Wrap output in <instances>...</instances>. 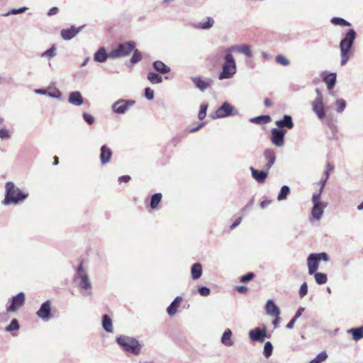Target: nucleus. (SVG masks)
<instances>
[{"mask_svg":"<svg viewBox=\"0 0 363 363\" xmlns=\"http://www.w3.org/2000/svg\"><path fill=\"white\" fill-rule=\"evenodd\" d=\"M130 177L129 175H123L118 177V181L119 183H127L130 180Z\"/></svg>","mask_w":363,"mask_h":363,"instance_id":"69168bd1","label":"nucleus"},{"mask_svg":"<svg viewBox=\"0 0 363 363\" xmlns=\"http://www.w3.org/2000/svg\"><path fill=\"white\" fill-rule=\"evenodd\" d=\"M315 255H316V257L319 262L320 261L328 262L329 260V257L327 253L325 252H320V253H313Z\"/></svg>","mask_w":363,"mask_h":363,"instance_id":"13d9d810","label":"nucleus"},{"mask_svg":"<svg viewBox=\"0 0 363 363\" xmlns=\"http://www.w3.org/2000/svg\"><path fill=\"white\" fill-rule=\"evenodd\" d=\"M38 317L43 320H48L51 316V302L48 300L43 302L36 312Z\"/></svg>","mask_w":363,"mask_h":363,"instance_id":"4468645a","label":"nucleus"},{"mask_svg":"<svg viewBox=\"0 0 363 363\" xmlns=\"http://www.w3.org/2000/svg\"><path fill=\"white\" fill-rule=\"evenodd\" d=\"M331 23L334 25L340 26H350L351 23L345 20L340 17H333L331 19Z\"/></svg>","mask_w":363,"mask_h":363,"instance_id":"ea45409f","label":"nucleus"},{"mask_svg":"<svg viewBox=\"0 0 363 363\" xmlns=\"http://www.w3.org/2000/svg\"><path fill=\"white\" fill-rule=\"evenodd\" d=\"M191 80L195 86L201 91H205L213 84V79L210 78L203 79L201 77H192Z\"/></svg>","mask_w":363,"mask_h":363,"instance_id":"ddd939ff","label":"nucleus"},{"mask_svg":"<svg viewBox=\"0 0 363 363\" xmlns=\"http://www.w3.org/2000/svg\"><path fill=\"white\" fill-rule=\"evenodd\" d=\"M198 292L202 296H207L210 294L211 290L208 287L202 286L199 287Z\"/></svg>","mask_w":363,"mask_h":363,"instance_id":"5fc2aeb1","label":"nucleus"},{"mask_svg":"<svg viewBox=\"0 0 363 363\" xmlns=\"http://www.w3.org/2000/svg\"><path fill=\"white\" fill-rule=\"evenodd\" d=\"M135 101L130 99H118L112 106V111L117 114H125L128 110L135 105Z\"/></svg>","mask_w":363,"mask_h":363,"instance_id":"423d86ee","label":"nucleus"},{"mask_svg":"<svg viewBox=\"0 0 363 363\" xmlns=\"http://www.w3.org/2000/svg\"><path fill=\"white\" fill-rule=\"evenodd\" d=\"M233 335V333L230 329L227 328L224 333H223L220 342L223 345L227 347H231L233 345V341L232 340L231 337Z\"/></svg>","mask_w":363,"mask_h":363,"instance_id":"bb28decb","label":"nucleus"},{"mask_svg":"<svg viewBox=\"0 0 363 363\" xmlns=\"http://www.w3.org/2000/svg\"><path fill=\"white\" fill-rule=\"evenodd\" d=\"M82 117L89 125H92L95 121L94 116L86 112L82 113Z\"/></svg>","mask_w":363,"mask_h":363,"instance_id":"3c124183","label":"nucleus"},{"mask_svg":"<svg viewBox=\"0 0 363 363\" xmlns=\"http://www.w3.org/2000/svg\"><path fill=\"white\" fill-rule=\"evenodd\" d=\"M276 62L284 66H288L290 64L289 60L282 55H278L276 57Z\"/></svg>","mask_w":363,"mask_h":363,"instance_id":"09e8293b","label":"nucleus"},{"mask_svg":"<svg viewBox=\"0 0 363 363\" xmlns=\"http://www.w3.org/2000/svg\"><path fill=\"white\" fill-rule=\"evenodd\" d=\"M49 96L60 99L61 98V92L57 89L54 92H48Z\"/></svg>","mask_w":363,"mask_h":363,"instance_id":"0e129e2a","label":"nucleus"},{"mask_svg":"<svg viewBox=\"0 0 363 363\" xmlns=\"http://www.w3.org/2000/svg\"><path fill=\"white\" fill-rule=\"evenodd\" d=\"M74 281L80 290L81 294L84 297L92 296V286L87 273L85 272L82 263L77 269L74 276Z\"/></svg>","mask_w":363,"mask_h":363,"instance_id":"f03ea898","label":"nucleus"},{"mask_svg":"<svg viewBox=\"0 0 363 363\" xmlns=\"http://www.w3.org/2000/svg\"><path fill=\"white\" fill-rule=\"evenodd\" d=\"M208 108L207 104H202L200 106V110L198 114V118L199 120H203L206 116V111Z\"/></svg>","mask_w":363,"mask_h":363,"instance_id":"de8ad7c7","label":"nucleus"},{"mask_svg":"<svg viewBox=\"0 0 363 363\" xmlns=\"http://www.w3.org/2000/svg\"><path fill=\"white\" fill-rule=\"evenodd\" d=\"M102 327L107 333H113V323L111 318L108 315L102 316Z\"/></svg>","mask_w":363,"mask_h":363,"instance_id":"2f4dec72","label":"nucleus"},{"mask_svg":"<svg viewBox=\"0 0 363 363\" xmlns=\"http://www.w3.org/2000/svg\"><path fill=\"white\" fill-rule=\"evenodd\" d=\"M315 280L318 284H324L328 281V277L325 273L323 272H315L314 274Z\"/></svg>","mask_w":363,"mask_h":363,"instance_id":"4c0bfd02","label":"nucleus"},{"mask_svg":"<svg viewBox=\"0 0 363 363\" xmlns=\"http://www.w3.org/2000/svg\"><path fill=\"white\" fill-rule=\"evenodd\" d=\"M250 170L252 172V177L259 183H264L268 175V171L264 168L262 170H258L255 169L253 167H250Z\"/></svg>","mask_w":363,"mask_h":363,"instance_id":"6ab92c4d","label":"nucleus"},{"mask_svg":"<svg viewBox=\"0 0 363 363\" xmlns=\"http://www.w3.org/2000/svg\"><path fill=\"white\" fill-rule=\"evenodd\" d=\"M356 37L357 33L354 29L347 30L340 43V49L350 51Z\"/></svg>","mask_w":363,"mask_h":363,"instance_id":"6e6552de","label":"nucleus"},{"mask_svg":"<svg viewBox=\"0 0 363 363\" xmlns=\"http://www.w3.org/2000/svg\"><path fill=\"white\" fill-rule=\"evenodd\" d=\"M322 192H323V191L319 190L318 192H315V193H314L313 194V196H312V203H313V204L323 203V202L320 201Z\"/></svg>","mask_w":363,"mask_h":363,"instance_id":"864d4df0","label":"nucleus"},{"mask_svg":"<svg viewBox=\"0 0 363 363\" xmlns=\"http://www.w3.org/2000/svg\"><path fill=\"white\" fill-rule=\"evenodd\" d=\"M28 9L27 7H21L20 9H12L10 11H9L8 13H6L5 14L6 16L10 15V14H18V13H23L25 11H26Z\"/></svg>","mask_w":363,"mask_h":363,"instance_id":"bf43d9fd","label":"nucleus"},{"mask_svg":"<svg viewBox=\"0 0 363 363\" xmlns=\"http://www.w3.org/2000/svg\"><path fill=\"white\" fill-rule=\"evenodd\" d=\"M214 22V19L212 17L208 16L199 22L197 28L203 30H208L213 27Z\"/></svg>","mask_w":363,"mask_h":363,"instance_id":"473e14b6","label":"nucleus"},{"mask_svg":"<svg viewBox=\"0 0 363 363\" xmlns=\"http://www.w3.org/2000/svg\"><path fill=\"white\" fill-rule=\"evenodd\" d=\"M337 74L335 72L328 74L323 77V81L327 84V88L329 90L333 89L335 87L336 83Z\"/></svg>","mask_w":363,"mask_h":363,"instance_id":"c85d7f7f","label":"nucleus"},{"mask_svg":"<svg viewBox=\"0 0 363 363\" xmlns=\"http://www.w3.org/2000/svg\"><path fill=\"white\" fill-rule=\"evenodd\" d=\"M328 358V354L325 352H320L315 358L311 360L309 363H321Z\"/></svg>","mask_w":363,"mask_h":363,"instance_id":"49530a36","label":"nucleus"},{"mask_svg":"<svg viewBox=\"0 0 363 363\" xmlns=\"http://www.w3.org/2000/svg\"><path fill=\"white\" fill-rule=\"evenodd\" d=\"M273 352V345L271 342H267L264 346L263 355L269 358Z\"/></svg>","mask_w":363,"mask_h":363,"instance_id":"37998d69","label":"nucleus"},{"mask_svg":"<svg viewBox=\"0 0 363 363\" xmlns=\"http://www.w3.org/2000/svg\"><path fill=\"white\" fill-rule=\"evenodd\" d=\"M227 52L228 53H242L247 57H252V52L251 50V48L249 45L247 44H241L230 46V48H228Z\"/></svg>","mask_w":363,"mask_h":363,"instance_id":"2eb2a0df","label":"nucleus"},{"mask_svg":"<svg viewBox=\"0 0 363 363\" xmlns=\"http://www.w3.org/2000/svg\"><path fill=\"white\" fill-rule=\"evenodd\" d=\"M336 104H337V111L338 113H342L345 107H346V101L342 99H337L336 101Z\"/></svg>","mask_w":363,"mask_h":363,"instance_id":"8fccbe9b","label":"nucleus"},{"mask_svg":"<svg viewBox=\"0 0 363 363\" xmlns=\"http://www.w3.org/2000/svg\"><path fill=\"white\" fill-rule=\"evenodd\" d=\"M333 169V167L328 163L327 165H326V169L325 171V178H327V179H328L329 178V175H330V172Z\"/></svg>","mask_w":363,"mask_h":363,"instance_id":"338daca9","label":"nucleus"},{"mask_svg":"<svg viewBox=\"0 0 363 363\" xmlns=\"http://www.w3.org/2000/svg\"><path fill=\"white\" fill-rule=\"evenodd\" d=\"M182 301V298L181 296H177L174 300L170 303V305L167 308V313L169 315L173 316L177 312V309L180 306V303Z\"/></svg>","mask_w":363,"mask_h":363,"instance_id":"a878e982","label":"nucleus"},{"mask_svg":"<svg viewBox=\"0 0 363 363\" xmlns=\"http://www.w3.org/2000/svg\"><path fill=\"white\" fill-rule=\"evenodd\" d=\"M305 308H303V307H300L296 312V314L293 317V318H294L295 320H297V319L298 318H300L303 313V312L304 311Z\"/></svg>","mask_w":363,"mask_h":363,"instance_id":"774afa93","label":"nucleus"},{"mask_svg":"<svg viewBox=\"0 0 363 363\" xmlns=\"http://www.w3.org/2000/svg\"><path fill=\"white\" fill-rule=\"evenodd\" d=\"M237 67L235 60L231 53H227L224 56V62L222 65V71L218 75L220 80L232 78L236 73Z\"/></svg>","mask_w":363,"mask_h":363,"instance_id":"20e7f679","label":"nucleus"},{"mask_svg":"<svg viewBox=\"0 0 363 363\" xmlns=\"http://www.w3.org/2000/svg\"><path fill=\"white\" fill-rule=\"evenodd\" d=\"M11 135L9 133L8 130H6L5 128L0 129V138L1 139L9 140L11 138Z\"/></svg>","mask_w":363,"mask_h":363,"instance_id":"052dcab7","label":"nucleus"},{"mask_svg":"<svg viewBox=\"0 0 363 363\" xmlns=\"http://www.w3.org/2000/svg\"><path fill=\"white\" fill-rule=\"evenodd\" d=\"M263 156L267 160V163L264 164V168L267 170H269L276 161L275 151L272 149L267 148L264 151Z\"/></svg>","mask_w":363,"mask_h":363,"instance_id":"a211bd4d","label":"nucleus"},{"mask_svg":"<svg viewBox=\"0 0 363 363\" xmlns=\"http://www.w3.org/2000/svg\"><path fill=\"white\" fill-rule=\"evenodd\" d=\"M181 139L180 136L176 135L171 139L170 144L174 147H176L180 143Z\"/></svg>","mask_w":363,"mask_h":363,"instance_id":"e2e57ef3","label":"nucleus"},{"mask_svg":"<svg viewBox=\"0 0 363 363\" xmlns=\"http://www.w3.org/2000/svg\"><path fill=\"white\" fill-rule=\"evenodd\" d=\"M249 337L252 341L263 342L267 335L266 326H263L262 328H255L249 332Z\"/></svg>","mask_w":363,"mask_h":363,"instance_id":"f8f14e48","label":"nucleus"},{"mask_svg":"<svg viewBox=\"0 0 363 363\" xmlns=\"http://www.w3.org/2000/svg\"><path fill=\"white\" fill-rule=\"evenodd\" d=\"M307 266L308 268V274L310 275L313 274L319 267V261L318 260L316 255L313 253H311L307 258Z\"/></svg>","mask_w":363,"mask_h":363,"instance_id":"aec40b11","label":"nucleus"},{"mask_svg":"<svg viewBox=\"0 0 363 363\" xmlns=\"http://www.w3.org/2000/svg\"><path fill=\"white\" fill-rule=\"evenodd\" d=\"M133 51V54L130 59V62L131 64L135 65L139 62L142 60L143 57L139 50L135 48Z\"/></svg>","mask_w":363,"mask_h":363,"instance_id":"58836bf2","label":"nucleus"},{"mask_svg":"<svg viewBox=\"0 0 363 363\" xmlns=\"http://www.w3.org/2000/svg\"><path fill=\"white\" fill-rule=\"evenodd\" d=\"M275 124L279 129L291 130L294 126L291 116L287 114L284 115L282 119L277 121Z\"/></svg>","mask_w":363,"mask_h":363,"instance_id":"dca6fc26","label":"nucleus"},{"mask_svg":"<svg viewBox=\"0 0 363 363\" xmlns=\"http://www.w3.org/2000/svg\"><path fill=\"white\" fill-rule=\"evenodd\" d=\"M110 58V52L108 54L104 47H101L94 55V60L97 62H104Z\"/></svg>","mask_w":363,"mask_h":363,"instance_id":"393cba45","label":"nucleus"},{"mask_svg":"<svg viewBox=\"0 0 363 363\" xmlns=\"http://www.w3.org/2000/svg\"><path fill=\"white\" fill-rule=\"evenodd\" d=\"M6 192L2 204L5 206L23 203L28 196V193L16 187L13 182H7L5 185Z\"/></svg>","mask_w":363,"mask_h":363,"instance_id":"f257e3e1","label":"nucleus"},{"mask_svg":"<svg viewBox=\"0 0 363 363\" xmlns=\"http://www.w3.org/2000/svg\"><path fill=\"white\" fill-rule=\"evenodd\" d=\"M162 198V195L161 193H155L153 195H152L150 201V207L152 209H156L159 205V203L161 202Z\"/></svg>","mask_w":363,"mask_h":363,"instance_id":"72a5a7b5","label":"nucleus"},{"mask_svg":"<svg viewBox=\"0 0 363 363\" xmlns=\"http://www.w3.org/2000/svg\"><path fill=\"white\" fill-rule=\"evenodd\" d=\"M152 67L156 71L161 74H167L171 71L170 67L160 60L155 61L152 63Z\"/></svg>","mask_w":363,"mask_h":363,"instance_id":"cd10ccee","label":"nucleus"},{"mask_svg":"<svg viewBox=\"0 0 363 363\" xmlns=\"http://www.w3.org/2000/svg\"><path fill=\"white\" fill-rule=\"evenodd\" d=\"M265 310L266 313L271 316H278L280 314L279 307L275 304L272 299H269L267 301Z\"/></svg>","mask_w":363,"mask_h":363,"instance_id":"5701e85b","label":"nucleus"},{"mask_svg":"<svg viewBox=\"0 0 363 363\" xmlns=\"http://www.w3.org/2000/svg\"><path fill=\"white\" fill-rule=\"evenodd\" d=\"M19 323L16 319H13L9 325H7L5 328L6 332H12L14 330H18L19 329Z\"/></svg>","mask_w":363,"mask_h":363,"instance_id":"c03bdc74","label":"nucleus"},{"mask_svg":"<svg viewBox=\"0 0 363 363\" xmlns=\"http://www.w3.org/2000/svg\"><path fill=\"white\" fill-rule=\"evenodd\" d=\"M68 102L72 105L79 106L84 104V99L80 91H74L69 94Z\"/></svg>","mask_w":363,"mask_h":363,"instance_id":"412c9836","label":"nucleus"},{"mask_svg":"<svg viewBox=\"0 0 363 363\" xmlns=\"http://www.w3.org/2000/svg\"><path fill=\"white\" fill-rule=\"evenodd\" d=\"M83 26L77 28L74 26H72L69 28L62 29L60 32L61 37L65 40H70L80 32Z\"/></svg>","mask_w":363,"mask_h":363,"instance_id":"f3484780","label":"nucleus"},{"mask_svg":"<svg viewBox=\"0 0 363 363\" xmlns=\"http://www.w3.org/2000/svg\"><path fill=\"white\" fill-rule=\"evenodd\" d=\"M271 117L269 115H261L250 119V121L256 124H266L271 121Z\"/></svg>","mask_w":363,"mask_h":363,"instance_id":"f704fd0d","label":"nucleus"},{"mask_svg":"<svg viewBox=\"0 0 363 363\" xmlns=\"http://www.w3.org/2000/svg\"><path fill=\"white\" fill-rule=\"evenodd\" d=\"M25 302V294L23 292H20L16 296H13L11 299V303L6 307L8 312H14Z\"/></svg>","mask_w":363,"mask_h":363,"instance_id":"9b49d317","label":"nucleus"},{"mask_svg":"<svg viewBox=\"0 0 363 363\" xmlns=\"http://www.w3.org/2000/svg\"><path fill=\"white\" fill-rule=\"evenodd\" d=\"M290 193V188L287 185H284L281 186V190L278 194L277 200L278 201H283L285 200L288 195Z\"/></svg>","mask_w":363,"mask_h":363,"instance_id":"e433bc0d","label":"nucleus"},{"mask_svg":"<svg viewBox=\"0 0 363 363\" xmlns=\"http://www.w3.org/2000/svg\"><path fill=\"white\" fill-rule=\"evenodd\" d=\"M202 265L200 263H194L191 267V277L194 280L199 279L202 275Z\"/></svg>","mask_w":363,"mask_h":363,"instance_id":"c756f323","label":"nucleus"},{"mask_svg":"<svg viewBox=\"0 0 363 363\" xmlns=\"http://www.w3.org/2000/svg\"><path fill=\"white\" fill-rule=\"evenodd\" d=\"M136 43L135 41L130 40L120 43L116 49L110 52V58H119L128 56L135 48Z\"/></svg>","mask_w":363,"mask_h":363,"instance_id":"39448f33","label":"nucleus"},{"mask_svg":"<svg viewBox=\"0 0 363 363\" xmlns=\"http://www.w3.org/2000/svg\"><path fill=\"white\" fill-rule=\"evenodd\" d=\"M238 114V111L228 101H225L222 105L216 111V118H223L230 116H235Z\"/></svg>","mask_w":363,"mask_h":363,"instance_id":"0eeeda50","label":"nucleus"},{"mask_svg":"<svg viewBox=\"0 0 363 363\" xmlns=\"http://www.w3.org/2000/svg\"><path fill=\"white\" fill-rule=\"evenodd\" d=\"M313 208L311 210V215L317 220H319L323 214L324 209L326 208V203H316L313 204Z\"/></svg>","mask_w":363,"mask_h":363,"instance_id":"b1692460","label":"nucleus"},{"mask_svg":"<svg viewBox=\"0 0 363 363\" xmlns=\"http://www.w3.org/2000/svg\"><path fill=\"white\" fill-rule=\"evenodd\" d=\"M308 293V285H307V283L306 282H303L300 289H299V291H298V294H299V296L300 298H303Z\"/></svg>","mask_w":363,"mask_h":363,"instance_id":"603ef678","label":"nucleus"},{"mask_svg":"<svg viewBox=\"0 0 363 363\" xmlns=\"http://www.w3.org/2000/svg\"><path fill=\"white\" fill-rule=\"evenodd\" d=\"M116 342L125 352L135 355H138L140 353L142 345L135 337L121 335L116 337Z\"/></svg>","mask_w":363,"mask_h":363,"instance_id":"7ed1b4c3","label":"nucleus"},{"mask_svg":"<svg viewBox=\"0 0 363 363\" xmlns=\"http://www.w3.org/2000/svg\"><path fill=\"white\" fill-rule=\"evenodd\" d=\"M286 133V129H279L277 128H272L270 135V140L272 143L277 147H283L284 145V138Z\"/></svg>","mask_w":363,"mask_h":363,"instance_id":"1a4fd4ad","label":"nucleus"},{"mask_svg":"<svg viewBox=\"0 0 363 363\" xmlns=\"http://www.w3.org/2000/svg\"><path fill=\"white\" fill-rule=\"evenodd\" d=\"M254 203V200L251 199L242 209L241 212L243 215L247 214L249 211L252 208Z\"/></svg>","mask_w":363,"mask_h":363,"instance_id":"680f3d73","label":"nucleus"},{"mask_svg":"<svg viewBox=\"0 0 363 363\" xmlns=\"http://www.w3.org/2000/svg\"><path fill=\"white\" fill-rule=\"evenodd\" d=\"M315 92L317 94V96L312 103L313 110L316 113L318 117L321 119L325 115V111L323 102V96L319 89H316Z\"/></svg>","mask_w":363,"mask_h":363,"instance_id":"9d476101","label":"nucleus"},{"mask_svg":"<svg viewBox=\"0 0 363 363\" xmlns=\"http://www.w3.org/2000/svg\"><path fill=\"white\" fill-rule=\"evenodd\" d=\"M350 55V51L340 50V55H341L340 65L342 66L346 65L347 62L349 61Z\"/></svg>","mask_w":363,"mask_h":363,"instance_id":"a18cd8bd","label":"nucleus"},{"mask_svg":"<svg viewBox=\"0 0 363 363\" xmlns=\"http://www.w3.org/2000/svg\"><path fill=\"white\" fill-rule=\"evenodd\" d=\"M147 78L152 84H160L162 82V77L154 72H150L147 74Z\"/></svg>","mask_w":363,"mask_h":363,"instance_id":"c9c22d12","label":"nucleus"},{"mask_svg":"<svg viewBox=\"0 0 363 363\" xmlns=\"http://www.w3.org/2000/svg\"><path fill=\"white\" fill-rule=\"evenodd\" d=\"M113 152L110 147L104 145L100 150V160L102 164H107L110 162Z\"/></svg>","mask_w":363,"mask_h":363,"instance_id":"4be33fe9","label":"nucleus"},{"mask_svg":"<svg viewBox=\"0 0 363 363\" xmlns=\"http://www.w3.org/2000/svg\"><path fill=\"white\" fill-rule=\"evenodd\" d=\"M255 277V274L253 272H248L246 274L240 277V281L241 282L245 283L251 281Z\"/></svg>","mask_w":363,"mask_h":363,"instance_id":"6e6d98bb","label":"nucleus"},{"mask_svg":"<svg viewBox=\"0 0 363 363\" xmlns=\"http://www.w3.org/2000/svg\"><path fill=\"white\" fill-rule=\"evenodd\" d=\"M326 124L332 132L333 138H337L336 134L337 131V127L335 122L333 119H327Z\"/></svg>","mask_w":363,"mask_h":363,"instance_id":"a19ab883","label":"nucleus"},{"mask_svg":"<svg viewBox=\"0 0 363 363\" xmlns=\"http://www.w3.org/2000/svg\"><path fill=\"white\" fill-rule=\"evenodd\" d=\"M57 55L56 53V47L55 45H52V47L45 52L40 54L41 57H48L52 58L54 57Z\"/></svg>","mask_w":363,"mask_h":363,"instance_id":"79ce46f5","label":"nucleus"},{"mask_svg":"<svg viewBox=\"0 0 363 363\" xmlns=\"http://www.w3.org/2000/svg\"><path fill=\"white\" fill-rule=\"evenodd\" d=\"M144 95H145V97L147 99V100H152L154 99V91L150 89V87H146L145 89V91H144Z\"/></svg>","mask_w":363,"mask_h":363,"instance_id":"4d7b16f0","label":"nucleus"},{"mask_svg":"<svg viewBox=\"0 0 363 363\" xmlns=\"http://www.w3.org/2000/svg\"><path fill=\"white\" fill-rule=\"evenodd\" d=\"M347 333L352 335L354 340L358 341L363 338V326L350 328Z\"/></svg>","mask_w":363,"mask_h":363,"instance_id":"7c9ffc66","label":"nucleus"}]
</instances>
